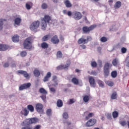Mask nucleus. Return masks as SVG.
I'll list each match as a JSON object with an SVG mask.
<instances>
[{"mask_svg":"<svg viewBox=\"0 0 129 129\" xmlns=\"http://www.w3.org/2000/svg\"><path fill=\"white\" fill-rule=\"evenodd\" d=\"M62 116L63 118H65V119H67L68 117H69V116L68 115V113L67 112H64L62 114Z\"/></svg>","mask_w":129,"mask_h":129,"instance_id":"obj_46","label":"nucleus"},{"mask_svg":"<svg viewBox=\"0 0 129 129\" xmlns=\"http://www.w3.org/2000/svg\"><path fill=\"white\" fill-rule=\"evenodd\" d=\"M22 22V19H21L20 18H16L15 20H14V23L15 24V25H17V26H20V24H21V22Z\"/></svg>","mask_w":129,"mask_h":129,"instance_id":"obj_18","label":"nucleus"},{"mask_svg":"<svg viewBox=\"0 0 129 129\" xmlns=\"http://www.w3.org/2000/svg\"><path fill=\"white\" fill-rule=\"evenodd\" d=\"M106 116L108 119H111V114L107 113Z\"/></svg>","mask_w":129,"mask_h":129,"instance_id":"obj_56","label":"nucleus"},{"mask_svg":"<svg viewBox=\"0 0 129 129\" xmlns=\"http://www.w3.org/2000/svg\"><path fill=\"white\" fill-rule=\"evenodd\" d=\"M78 43L79 44V45L81 44L84 45V44L87 43V42H86V39H85L83 38H81L78 40Z\"/></svg>","mask_w":129,"mask_h":129,"instance_id":"obj_17","label":"nucleus"},{"mask_svg":"<svg viewBox=\"0 0 129 129\" xmlns=\"http://www.w3.org/2000/svg\"><path fill=\"white\" fill-rule=\"evenodd\" d=\"M3 66L5 68H7L8 67H9V66H10V63L9 62H5Z\"/></svg>","mask_w":129,"mask_h":129,"instance_id":"obj_53","label":"nucleus"},{"mask_svg":"<svg viewBox=\"0 0 129 129\" xmlns=\"http://www.w3.org/2000/svg\"><path fill=\"white\" fill-rule=\"evenodd\" d=\"M21 129H33V127L31 125H27L25 127H23Z\"/></svg>","mask_w":129,"mask_h":129,"instance_id":"obj_50","label":"nucleus"},{"mask_svg":"<svg viewBox=\"0 0 129 129\" xmlns=\"http://www.w3.org/2000/svg\"><path fill=\"white\" fill-rule=\"evenodd\" d=\"M50 91H51L52 92H56V90L55 89V88L52 87L50 88Z\"/></svg>","mask_w":129,"mask_h":129,"instance_id":"obj_60","label":"nucleus"},{"mask_svg":"<svg viewBox=\"0 0 129 129\" xmlns=\"http://www.w3.org/2000/svg\"><path fill=\"white\" fill-rule=\"evenodd\" d=\"M83 100L84 102H88V101H89V96L88 95H85L83 97Z\"/></svg>","mask_w":129,"mask_h":129,"instance_id":"obj_41","label":"nucleus"},{"mask_svg":"<svg viewBox=\"0 0 129 129\" xmlns=\"http://www.w3.org/2000/svg\"><path fill=\"white\" fill-rule=\"evenodd\" d=\"M97 50L98 51V52H101V48L100 47H97Z\"/></svg>","mask_w":129,"mask_h":129,"instance_id":"obj_64","label":"nucleus"},{"mask_svg":"<svg viewBox=\"0 0 129 129\" xmlns=\"http://www.w3.org/2000/svg\"><path fill=\"white\" fill-rule=\"evenodd\" d=\"M51 42L52 43V44H59V42H60V40H59V38H58V36L54 35L51 38Z\"/></svg>","mask_w":129,"mask_h":129,"instance_id":"obj_11","label":"nucleus"},{"mask_svg":"<svg viewBox=\"0 0 129 129\" xmlns=\"http://www.w3.org/2000/svg\"><path fill=\"white\" fill-rule=\"evenodd\" d=\"M26 8L27 10H30L31 7V6L29 4L27 3L26 4Z\"/></svg>","mask_w":129,"mask_h":129,"instance_id":"obj_54","label":"nucleus"},{"mask_svg":"<svg viewBox=\"0 0 129 129\" xmlns=\"http://www.w3.org/2000/svg\"><path fill=\"white\" fill-rule=\"evenodd\" d=\"M40 97L44 102L45 101H46V99L47 98V97H46V95H42L40 96Z\"/></svg>","mask_w":129,"mask_h":129,"instance_id":"obj_49","label":"nucleus"},{"mask_svg":"<svg viewBox=\"0 0 129 129\" xmlns=\"http://www.w3.org/2000/svg\"><path fill=\"white\" fill-rule=\"evenodd\" d=\"M18 73L20 74H22L26 78V79H29L30 78V76H29V74L27 73V72L22 70H19L18 71Z\"/></svg>","mask_w":129,"mask_h":129,"instance_id":"obj_13","label":"nucleus"},{"mask_svg":"<svg viewBox=\"0 0 129 129\" xmlns=\"http://www.w3.org/2000/svg\"><path fill=\"white\" fill-rule=\"evenodd\" d=\"M39 121V119L37 117L30 118L28 119H26L25 120V122L27 125L29 124H32L33 123H37Z\"/></svg>","mask_w":129,"mask_h":129,"instance_id":"obj_6","label":"nucleus"},{"mask_svg":"<svg viewBox=\"0 0 129 129\" xmlns=\"http://www.w3.org/2000/svg\"><path fill=\"white\" fill-rule=\"evenodd\" d=\"M119 123L121 124L122 126L126 125V121L125 120L119 121Z\"/></svg>","mask_w":129,"mask_h":129,"instance_id":"obj_42","label":"nucleus"},{"mask_svg":"<svg viewBox=\"0 0 129 129\" xmlns=\"http://www.w3.org/2000/svg\"><path fill=\"white\" fill-rule=\"evenodd\" d=\"M27 54V51H23L21 52L20 55L21 56V57H26Z\"/></svg>","mask_w":129,"mask_h":129,"instance_id":"obj_45","label":"nucleus"},{"mask_svg":"<svg viewBox=\"0 0 129 129\" xmlns=\"http://www.w3.org/2000/svg\"><path fill=\"white\" fill-rule=\"evenodd\" d=\"M73 16L75 20L78 21L82 18V14L79 12L75 11L74 12Z\"/></svg>","mask_w":129,"mask_h":129,"instance_id":"obj_9","label":"nucleus"},{"mask_svg":"<svg viewBox=\"0 0 129 129\" xmlns=\"http://www.w3.org/2000/svg\"><path fill=\"white\" fill-rule=\"evenodd\" d=\"M50 38V34H47L43 36L41 39L42 42H46L49 40Z\"/></svg>","mask_w":129,"mask_h":129,"instance_id":"obj_21","label":"nucleus"},{"mask_svg":"<svg viewBox=\"0 0 129 129\" xmlns=\"http://www.w3.org/2000/svg\"><path fill=\"white\" fill-rule=\"evenodd\" d=\"M40 27V21H36L33 22L30 26V29L31 31H37V29Z\"/></svg>","mask_w":129,"mask_h":129,"instance_id":"obj_5","label":"nucleus"},{"mask_svg":"<svg viewBox=\"0 0 129 129\" xmlns=\"http://www.w3.org/2000/svg\"><path fill=\"white\" fill-rule=\"evenodd\" d=\"M43 104L41 103H37L36 104V111L37 112H39V113H43L44 112V110L43 109Z\"/></svg>","mask_w":129,"mask_h":129,"instance_id":"obj_8","label":"nucleus"},{"mask_svg":"<svg viewBox=\"0 0 129 129\" xmlns=\"http://www.w3.org/2000/svg\"><path fill=\"white\" fill-rule=\"evenodd\" d=\"M111 99H116L117 98V94L116 92H114L111 95Z\"/></svg>","mask_w":129,"mask_h":129,"instance_id":"obj_30","label":"nucleus"},{"mask_svg":"<svg viewBox=\"0 0 129 129\" xmlns=\"http://www.w3.org/2000/svg\"><path fill=\"white\" fill-rule=\"evenodd\" d=\"M112 63L113 66H117V64H118V60L117 59V58H115L112 60Z\"/></svg>","mask_w":129,"mask_h":129,"instance_id":"obj_36","label":"nucleus"},{"mask_svg":"<svg viewBox=\"0 0 129 129\" xmlns=\"http://www.w3.org/2000/svg\"><path fill=\"white\" fill-rule=\"evenodd\" d=\"M41 47L42 49H48L49 47V44L44 41L41 44Z\"/></svg>","mask_w":129,"mask_h":129,"instance_id":"obj_20","label":"nucleus"},{"mask_svg":"<svg viewBox=\"0 0 129 129\" xmlns=\"http://www.w3.org/2000/svg\"><path fill=\"white\" fill-rule=\"evenodd\" d=\"M100 41L102 43H105V42H107V38L105 36H103L100 38Z\"/></svg>","mask_w":129,"mask_h":129,"instance_id":"obj_37","label":"nucleus"},{"mask_svg":"<svg viewBox=\"0 0 129 129\" xmlns=\"http://www.w3.org/2000/svg\"><path fill=\"white\" fill-rule=\"evenodd\" d=\"M12 41L13 42H14L15 43H17V42H19V36H18L17 35H14L12 37Z\"/></svg>","mask_w":129,"mask_h":129,"instance_id":"obj_26","label":"nucleus"},{"mask_svg":"<svg viewBox=\"0 0 129 129\" xmlns=\"http://www.w3.org/2000/svg\"><path fill=\"white\" fill-rule=\"evenodd\" d=\"M72 82L74 83V84H79V81L76 78H73L72 79Z\"/></svg>","mask_w":129,"mask_h":129,"instance_id":"obj_27","label":"nucleus"},{"mask_svg":"<svg viewBox=\"0 0 129 129\" xmlns=\"http://www.w3.org/2000/svg\"><path fill=\"white\" fill-rule=\"evenodd\" d=\"M64 4L66 8H71L72 7V4L70 3L69 0H66L64 1Z\"/></svg>","mask_w":129,"mask_h":129,"instance_id":"obj_19","label":"nucleus"},{"mask_svg":"<svg viewBox=\"0 0 129 129\" xmlns=\"http://www.w3.org/2000/svg\"><path fill=\"white\" fill-rule=\"evenodd\" d=\"M64 66V64H60L56 67V69L57 70H63V69H66Z\"/></svg>","mask_w":129,"mask_h":129,"instance_id":"obj_35","label":"nucleus"},{"mask_svg":"<svg viewBox=\"0 0 129 129\" xmlns=\"http://www.w3.org/2000/svg\"><path fill=\"white\" fill-rule=\"evenodd\" d=\"M11 67L12 68H15L16 67V63L14 62V61H12L11 64Z\"/></svg>","mask_w":129,"mask_h":129,"instance_id":"obj_55","label":"nucleus"},{"mask_svg":"<svg viewBox=\"0 0 129 129\" xmlns=\"http://www.w3.org/2000/svg\"><path fill=\"white\" fill-rule=\"evenodd\" d=\"M89 81L91 87H95L96 83H95V80L93 77H90L89 78Z\"/></svg>","mask_w":129,"mask_h":129,"instance_id":"obj_12","label":"nucleus"},{"mask_svg":"<svg viewBox=\"0 0 129 129\" xmlns=\"http://www.w3.org/2000/svg\"><path fill=\"white\" fill-rule=\"evenodd\" d=\"M112 116L114 118H116L118 116V112L116 111H114L112 112Z\"/></svg>","mask_w":129,"mask_h":129,"instance_id":"obj_39","label":"nucleus"},{"mask_svg":"<svg viewBox=\"0 0 129 129\" xmlns=\"http://www.w3.org/2000/svg\"><path fill=\"white\" fill-rule=\"evenodd\" d=\"M30 112L28 110V109L26 108H24L23 109V111H21L20 113L22 114V115H24V116H27Z\"/></svg>","mask_w":129,"mask_h":129,"instance_id":"obj_15","label":"nucleus"},{"mask_svg":"<svg viewBox=\"0 0 129 129\" xmlns=\"http://www.w3.org/2000/svg\"><path fill=\"white\" fill-rule=\"evenodd\" d=\"M30 87H31L30 83H25L21 85L19 87V90L22 91L25 89H28V88H30Z\"/></svg>","mask_w":129,"mask_h":129,"instance_id":"obj_10","label":"nucleus"},{"mask_svg":"<svg viewBox=\"0 0 129 129\" xmlns=\"http://www.w3.org/2000/svg\"><path fill=\"white\" fill-rule=\"evenodd\" d=\"M127 49L125 47H122L121 49V52L122 54L126 53Z\"/></svg>","mask_w":129,"mask_h":129,"instance_id":"obj_48","label":"nucleus"},{"mask_svg":"<svg viewBox=\"0 0 129 129\" xmlns=\"http://www.w3.org/2000/svg\"><path fill=\"white\" fill-rule=\"evenodd\" d=\"M27 109L28 111L30 112H34L35 111V109L34 108V106L32 105H27Z\"/></svg>","mask_w":129,"mask_h":129,"instance_id":"obj_23","label":"nucleus"},{"mask_svg":"<svg viewBox=\"0 0 129 129\" xmlns=\"http://www.w3.org/2000/svg\"><path fill=\"white\" fill-rule=\"evenodd\" d=\"M75 99H70V101L69 102V104H73V103H74L75 102Z\"/></svg>","mask_w":129,"mask_h":129,"instance_id":"obj_51","label":"nucleus"},{"mask_svg":"<svg viewBox=\"0 0 129 129\" xmlns=\"http://www.w3.org/2000/svg\"><path fill=\"white\" fill-rule=\"evenodd\" d=\"M98 84H99L100 87H103L104 86V85L103 84V82L102 81L98 80L97 81Z\"/></svg>","mask_w":129,"mask_h":129,"instance_id":"obj_43","label":"nucleus"},{"mask_svg":"<svg viewBox=\"0 0 129 129\" xmlns=\"http://www.w3.org/2000/svg\"><path fill=\"white\" fill-rule=\"evenodd\" d=\"M96 27H97V25L96 24H93L90 27L84 26L82 28V31L84 34H89L90 31H93V30H94Z\"/></svg>","mask_w":129,"mask_h":129,"instance_id":"obj_2","label":"nucleus"},{"mask_svg":"<svg viewBox=\"0 0 129 129\" xmlns=\"http://www.w3.org/2000/svg\"><path fill=\"white\" fill-rule=\"evenodd\" d=\"M94 115V114L92 112L89 113L88 115L86 116L85 118L87 120H88L91 117H92Z\"/></svg>","mask_w":129,"mask_h":129,"instance_id":"obj_31","label":"nucleus"},{"mask_svg":"<svg viewBox=\"0 0 129 129\" xmlns=\"http://www.w3.org/2000/svg\"><path fill=\"white\" fill-rule=\"evenodd\" d=\"M52 21V18L49 15H45L44 18L41 19V29L42 30H46L47 28V24H49L50 22Z\"/></svg>","mask_w":129,"mask_h":129,"instance_id":"obj_1","label":"nucleus"},{"mask_svg":"<svg viewBox=\"0 0 129 129\" xmlns=\"http://www.w3.org/2000/svg\"><path fill=\"white\" fill-rule=\"evenodd\" d=\"M111 76L113 78H115V77H116V76H117V72L115 71H112L111 73Z\"/></svg>","mask_w":129,"mask_h":129,"instance_id":"obj_33","label":"nucleus"},{"mask_svg":"<svg viewBox=\"0 0 129 129\" xmlns=\"http://www.w3.org/2000/svg\"><path fill=\"white\" fill-rule=\"evenodd\" d=\"M39 92H40V93H41L42 94H45V95L48 93L47 91H46V90H45V89H44L43 88H41L39 89Z\"/></svg>","mask_w":129,"mask_h":129,"instance_id":"obj_29","label":"nucleus"},{"mask_svg":"<svg viewBox=\"0 0 129 129\" xmlns=\"http://www.w3.org/2000/svg\"><path fill=\"white\" fill-rule=\"evenodd\" d=\"M4 21H7L6 19H0V31H2L3 30V26L4 25Z\"/></svg>","mask_w":129,"mask_h":129,"instance_id":"obj_34","label":"nucleus"},{"mask_svg":"<svg viewBox=\"0 0 129 129\" xmlns=\"http://www.w3.org/2000/svg\"><path fill=\"white\" fill-rule=\"evenodd\" d=\"M52 76V74L51 72H48L46 76L44 77L43 79L44 82H47V81H49V79Z\"/></svg>","mask_w":129,"mask_h":129,"instance_id":"obj_14","label":"nucleus"},{"mask_svg":"<svg viewBox=\"0 0 129 129\" xmlns=\"http://www.w3.org/2000/svg\"><path fill=\"white\" fill-rule=\"evenodd\" d=\"M39 128H41V125L38 124V125H36L35 126V127L33 129H39Z\"/></svg>","mask_w":129,"mask_h":129,"instance_id":"obj_59","label":"nucleus"},{"mask_svg":"<svg viewBox=\"0 0 129 129\" xmlns=\"http://www.w3.org/2000/svg\"><path fill=\"white\" fill-rule=\"evenodd\" d=\"M96 123V119L94 118L89 119L85 124L86 126L87 127H90V126H92L94 125V124Z\"/></svg>","mask_w":129,"mask_h":129,"instance_id":"obj_7","label":"nucleus"},{"mask_svg":"<svg viewBox=\"0 0 129 129\" xmlns=\"http://www.w3.org/2000/svg\"><path fill=\"white\" fill-rule=\"evenodd\" d=\"M9 49V46L6 44H0V51H6Z\"/></svg>","mask_w":129,"mask_h":129,"instance_id":"obj_16","label":"nucleus"},{"mask_svg":"<svg viewBox=\"0 0 129 129\" xmlns=\"http://www.w3.org/2000/svg\"><path fill=\"white\" fill-rule=\"evenodd\" d=\"M63 57V54L61 51H58L56 53V57L57 58H62Z\"/></svg>","mask_w":129,"mask_h":129,"instance_id":"obj_32","label":"nucleus"},{"mask_svg":"<svg viewBox=\"0 0 129 129\" xmlns=\"http://www.w3.org/2000/svg\"><path fill=\"white\" fill-rule=\"evenodd\" d=\"M106 84L108 85V86H113V83L112 81H109L106 82Z\"/></svg>","mask_w":129,"mask_h":129,"instance_id":"obj_47","label":"nucleus"},{"mask_svg":"<svg viewBox=\"0 0 129 129\" xmlns=\"http://www.w3.org/2000/svg\"><path fill=\"white\" fill-rule=\"evenodd\" d=\"M33 74L35 77H39L40 75H41V73L40 72V71H39L37 69L34 70L33 72Z\"/></svg>","mask_w":129,"mask_h":129,"instance_id":"obj_22","label":"nucleus"},{"mask_svg":"<svg viewBox=\"0 0 129 129\" xmlns=\"http://www.w3.org/2000/svg\"><path fill=\"white\" fill-rule=\"evenodd\" d=\"M57 107H62L63 106V101L61 99H58L56 102Z\"/></svg>","mask_w":129,"mask_h":129,"instance_id":"obj_24","label":"nucleus"},{"mask_svg":"<svg viewBox=\"0 0 129 129\" xmlns=\"http://www.w3.org/2000/svg\"><path fill=\"white\" fill-rule=\"evenodd\" d=\"M71 64V60H70V59H68L67 61V63L66 64V65H64V68L66 69H68V68L70 66Z\"/></svg>","mask_w":129,"mask_h":129,"instance_id":"obj_28","label":"nucleus"},{"mask_svg":"<svg viewBox=\"0 0 129 129\" xmlns=\"http://www.w3.org/2000/svg\"><path fill=\"white\" fill-rule=\"evenodd\" d=\"M108 2L109 6H112V4H113V0H109Z\"/></svg>","mask_w":129,"mask_h":129,"instance_id":"obj_57","label":"nucleus"},{"mask_svg":"<svg viewBox=\"0 0 129 129\" xmlns=\"http://www.w3.org/2000/svg\"><path fill=\"white\" fill-rule=\"evenodd\" d=\"M111 66H112V64H110L109 62H107L105 63L103 68L104 75L105 77H107L109 75V70Z\"/></svg>","mask_w":129,"mask_h":129,"instance_id":"obj_4","label":"nucleus"},{"mask_svg":"<svg viewBox=\"0 0 129 129\" xmlns=\"http://www.w3.org/2000/svg\"><path fill=\"white\" fill-rule=\"evenodd\" d=\"M67 15H68L69 17H71V16H72V12H71V11H68L67 13Z\"/></svg>","mask_w":129,"mask_h":129,"instance_id":"obj_58","label":"nucleus"},{"mask_svg":"<svg viewBox=\"0 0 129 129\" xmlns=\"http://www.w3.org/2000/svg\"><path fill=\"white\" fill-rule=\"evenodd\" d=\"M32 38L28 37L25 39L23 43V47L24 49L29 50L32 49Z\"/></svg>","mask_w":129,"mask_h":129,"instance_id":"obj_3","label":"nucleus"},{"mask_svg":"<svg viewBox=\"0 0 129 129\" xmlns=\"http://www.w3.org/2000/svg\"><path fill=\"white\" fill-rule=\"evenodd\" d=\"M80 47H81V48H82V49H86V46H85V45H84V44L80 45Z\"/></svg>","mask_w":129,"mask_h":129,"instance_id":"obj_62","label":"nucleus"},{"mask_svg":"<svg viewBox=\"0 0 129 129\" xmlns=\"http://www.w3.org/2000/svg\"><path fill=\"white\" fill-rule=\"evenodd\" d=\"M91 65L93 68H96V67H97V63H96V61H92Z\"/></svg>","mask_w":129,"mask_h":129,"instance_id":"obj_44","label":"nucleus"},{"mask_svg":"<svg viewBox=\"0 0 129 129\" xmlns=\"http://www.w3.org/2000/svg\"><path fill=\"white\" fill-rule=\"evenodd\" d=\"M121 7V2L120 1H117L116 2L114 6L115 9H119Z\"/></svg>","mask_w":129,"mask_h":129,"instance_id":"obj_25","label":"nucleus"},{"mask_svg":"<svg viewBox=\"0 0 129 129\" xmlns=\"http://www.w3.org/2000/svg\"><path fill=\"white\" fill-rule=\"evenodd\" d=\"M41 9H42V10L48 9V5L46 3H43L41 5Z\"/></svg>","mask_w":129,"mask_h":129,"instance_id":"obj_40","label":"nucleus"},{"mask_svg":"<svg viewBox=\"0 0 129 129\" xmlns=\"http://www.w3.org/2000/svg\"><path fill=\"white\" fill-rule=\"evenodd\" d=\"M86 40L87 43H88V42H90V41H91V40H92V38H91V36H88L87 37V39Z\"/></svg>","mask_w":129,"mask_h":129,"instance_id":"obj_52","label":"nucleus"},{"mask_svg":"<svg viewBox=\"0 0 129 129\" xmlns=\"http://www.w3.org/2000/svg\"><path fill=\"white\" fill-rule=\"evenodd\" d=\"M46 113L48 116L52 115V109H48L46 111Z\"/></svg>","mask_w":129,"mask_h":129,"instance_id":"obj_38","label":"nucleus"},{"mask_svg":"<svg viewBox=\"0 0 129 129\" xmlns=\"http://www.w3.org/2000/svg\"><path fill=\"white\" fill-rule=\"evenodd\" d=\"M91 74H92V75H94L95 76H96V75H97V73L95 71H92Z\"/></svg>","mask_w":129,"mask_h":129,"instance_id":"obj_61","label":"nucleus"},{"mask_svg":"<svg viewBox=\"0 0 129 129\" xmlns=\"http://www.w3.org/2000/svg\"><path fill=\"white\" fill-rule=\"evenodd\" d=\"M56 79H57V76H53L52 77V81H55V80H56Z\"/></svg>","mask_w":129,"mask_h":129,"instance_id":"obj_63","label":"nucleus"}]
</instances>
